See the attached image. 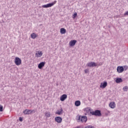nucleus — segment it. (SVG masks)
<instances>
[{
	"instance_id": "nucleus-1",
	"label": "nucleus",
	"mask_w": 128,
	"mask_h": 128,
	"mask_svg": "<svg viewBox=\"0 0 128 128\" xmlns=\"http://www.w3.org/2000/svg\"><path fill=\"white\" fill-rule=\"evenodd\" d=\"M77 122H88V117L86 116H82L80 115H78L77 116Z\"/></svg>"
},
{
	"instance_id": "nucleus-2",
	"label": "nucleus",
	"mask_w": 128,
	"mask_h": 128,
	"mask_svg": "<svg viewBox=\"0 0 128 128\" xmlns=\"http://www.w3.org/2000/svg\"><path fill=\"white\" fill-rule=\"evenodd\" d=\"M128 70V66H118L116 68L117 72L118 74H120L124 72V70Z\"/></svg>"
},
{
	"instance_id": "nucleus-3",
	"label": "nucleus",
	"mask_w": 128,
	"mask_h": 128,
	"mask_svg": "<svg viewBox=\"0 0 128 128\" xmlns=\"http://www.w3.org/2000/svg\"><path fill=\"white\" fill-rule=\"evenodd\" d=\"M90 114H92V116H102V111L96 110L90 112Z\"/></svg>"
},
{
	"instance_id": "nucleus-4",
	"label": "nucleus",
	"mask_w": 128,
	"mask_h": 128,
	"mask_svg": "<svg viewBox=\"0 0 128 128\" xmlns=\"http://www.w3.org/2000/svg\"><path fill=\"white\" fill-rule=\"evenodd\" d=\"M56 4V0H54V2L48 4H44L42 6V8H52V6Z\"/></svg>"
},
{
	"instance_id": "nucleus-5",
	"label": "nucleus",
	"mask_w": 128,
	"mask_h": 128,
	"mask_svg": "<svg viewBox=\"0 0 128 128\" xmlns=\"http://www.w3.org/2000/svg\"><path fill=\"white\" fill-rule=\"evenodd\" d=\"M32 112H34V113L36 112V110L26 109L24 111V114H32Z\"/></svg>"
},
{
	"instance_id": "nucleus-6",
	"label": "nucleus",
	"mask_w": 128,
	"mask_h": 128,
	"mask_svg": "<svg viewBox=\"0 0 128 128\" xmlns=\"http://www.w3.org/2000/svg\"><path fill=\"white\" fill-rule=\"evenodd\" d=\"M14 64L16 66H20L22 64V60L18 57H16L14 59Z\"/></svg>"
},
{
	"instance_id": "nucleus-7",
	"label": "nucleus",
	"mask_w": 128,
	"mask_h": 128,
	"mask_svg": "<svg viewBox=\"0 0 128 128\" xmlns=\"http://www.w3.org/2000/svg\"><path fill=\"white\" fill-rule=\"evenodd\" d=\"M98 64H96V62H88L86 64V66H88V68H94V66H96Z\"/></svg>"
},
{
	"instance_id": "nucleus-8",
	"label": "nucleus",
	"mask_w": 128,
	"mask_h": 128,
	"mask_svg": "<svg viewBox=\"0 0 128 128\" xmlns=\"http://www.w3.org/2000/svg\"><path fill=\"white\" fill-rule=\"evenodd\" d=\"M108 86V82L106 81H104V82H102L100 85V88H106Z\"/></svg>"
},
{
	"instance_id": "nucleus-9",
	"label": "nucleus",
	"mask_w": 128,
	"mask_h": 128,
	"mask_svg": "<svg viewBox=\"0 0 128 128\" xmlns=\"http://www.w3.org/2000/svg\"><path fill=\"white\" fill-rule=\"evenodd\" d=\"M55 122L58 124H60L62 122V118L60 116H56L55 118Z\"/></svg>"
},
{
	"instance_id": "nucleus-10",
	"label": "nucleus",
	"mask_w": 128,
	"mask_h": 128,
	"mask_svg": "<svg viewBox=\"0 0 128 128\" xmlns=\"http://www.w3.org/2000/svg\"><path fill=\"white\" fill-rule=\"evenodd\" d=\"M66 98H68V95L66 94H64L60 97V100L61 102H64Z\"/></svg>"
},
{
	"instance_id": "nucleus-11",
	"label": "nucleus",
	"mask_w": 128,
	"mask_h": 128,
	"mask_svg": "<svg viewBox=\"0 0 128 128\" xmlns=\"http://www.w3.org/2000/svg\"><path fill=\"white\" fill-rule=\"evenodd\" d=\"M45 64H46V62H40L38 64V68H39V70H42V68H44V66Z\"/></svg>"
},
{
	"instance_id": "nucleus-12",
	"label": "nucleus",
	"mask_w": 128,
	"mask_h": 128,
	"mask_svg": "<svg viewBox=\"0 0 128 128\" xmlns=\"http://www.w3.org/2000/svg\"><path fill=\"white\" fill-rule=\"evenodd\" d=\"M76 40H72L69 42V44L70 46H76Z\"/></svg>"
},
{
	"instance_id": "nucleus-13",
	"label": "nucleus",
	"mask_w": 128,
	"mask_h": 128,
	"mask_svg": "<svg viewBox=\"0 0 128 128\" xmlns=\"http://www.w3.org/2000/svg\"><path fill=\"white\" fill-rule=\"evenodd\" d=\"M64 110H62V108H60V110H57L56 112V114H58V116H60L62 114V112Z\"/></svg>"
},
{
	"instance_id": "nucleus-14",
	"label": "nucleus",
	"mask_w": 128,
	"mask_h": 128,
	"mask_svg": "<svg viewBox=\"0 0 128 128\" xmlns=\"http://www.w3.org/2000/svg\"><path fill=\"white\" fill-rule=\"evenodd\" d=\"M35 56L36 58H40V56H42V52L38 51V52L36 53Z\"/></svg>"
},
{
	"instance_id": "nucleus-15",
	"label": "nucleus",
	"mask_w": 128,
	"mask_h": 128,
	"mask_svg": "<svg viewBox=\"0 0 128 128\" xmlns=\"http://www.w3.org/2000/svg\"><path fill=\"white\" fill-rule=\"evenodd\" d=\"M110 108H116V103L114 102H110L109 104Z\"/></svg>"
},
{
	"instance_id": "nucleus-16",
	"label": "nucleus",
	"mask_w": 128,
	"mask_h": 128,
	"mask_svg": "<svg viewBox=\"0 0 128 128\" xmlns=\"http://www.w3.org/2000/svg\"><path fill=\"white\" fill-rule=\"evenodd\" d=\"M122 82L123 80L122 78H116V84H120V82Z\"/></svg>"
},
{
	"instance_id": "nucleus-17",
	"label": "nucleus",
	"mask_w": 128,
	"mask_h": 128,
	"mask_svg": "<svg viewBox=\"0 0 128 128\" xmlns=\"http://www.w3.org/2000/svg\"><path fill=\"white\" fill-rule=\"evenodd\" d=\"M60 32L61 34H64L66 32V30L64 28H61L60 29Z\"/></svg>"
},
{
	"instance_id": "nucleus-18",
	"label": "nucleus",
	"mask_w": 128,
	"mask_h": 128,
	"mask_svg": "<svg viewBox=\"0 0 128 128\" xmlns=\"http://www.w3.org/2000/svg\"><path fill=\"white\" fill-rule=\"evenodd\" d=\"M74 105L76 106H80V100H76L74 102Z\"/></svg>"
},
{
	"instance_id": "nucleus-19",
	"label": "nucleus",
	"mask_w": 128,
	"mask_h": 128,
	"mask_svg": "<svg viewBox=\"0 0 128 128\" xmlns=\"http://www.w3.org/2000/svg\"><path fill=\"white\" fill-rule=\"evenodd\" d=\"M85 110L88 114H90V112H93V110H92L90 108H86Z\"/></svg>"
},
{
	"instance_id": "nucleus-20",
	"label": "nucleus",
	"mask_w": 128,
	"mask_h": 128,
	"mask_svg": "<svg viewBox=\"0 0 128 128\" xmlns=\"http://www.w3.org/2000/svg\"><path fill=\"white\" fill-rule=\"evenodd\" d=\"M32 38L34 40L36 38V33H32L30 35Z\"/></svg>"
},
{
	"instance_id": "nucleus-21",
	"label": "nucleus",
	"mask_w": 128,
	"mask_h": 128,
	"mask_svg": "<svg viewBox=\"0 0 128 128\" xmlns=\"http://www.w3.org/2000/svg\"><path fill=\"white\" fill-rule=\"evenodd\" d=\"M45 116H46V118H50V112H46Z\"/></svg>"
},
{
	"instance_id": "nucleus-22",
	"label": "nucleus",
	"mask_w": 128,
	"mask_h": 128,
	"mask_svg": "<svg viewBox=\"0 0 128 128\" xmlns=\"http://www.w3.org/2000/svg\"><path fill=\"white\" fill-rule=\"evenodd\" d=\"M78 16V13L75 12L72 14V18L74 19Z\"/></svg>"
},
{
	"instance_id": "nucleus-23",
	"label": "nucleus",
	"mask_w": 128,
	"mask_h": 128,
	"mask_svg": "<svg viewBox=\"0 0 128 128\" xmlns=\"http://www.w3.org/2000/svg\"><path fill=\"white\" fill-rule=\"evenodd\" d=\"M128 86H125L123 88V90L124 92H128Z\"/></svg>"
},
{
	"instance_id": "nucleus-24",
	"label": "nucleus",
	"mask_w": 128,
	"mask_h": 128,
	"mask_svg": "<svg viewBox=\"0 0 128 128\" xmlns=\"http://www.w3.org/2000/svg\"><path fill=\"white\" fill-rule=\"evenodd\" d=\"M84 128H96L94 126H85Z\"/></svg>"
},
{
	"instance_id": "nucleus-25",
	"label": "nucleus",
	"mask_w": 128,
	"mask_h": 128,
	"mask_svg": "<svg viewBox=\"0 0 128 128\" xmlns=\"http://www.w3.org/2000/svg\"><path fill=\"white\" fill-rule=\"evenodd\" d=\"M4 111V106H2L0 104V112H3Z\"/></svg>"
},
{
	"instance_id": "nucleus-26",
	"label": "nucleus",
	"mask_w": 128,
	"mask_h": 128,
	"mask_svg": "<svg viewBox=\"0 0 128 128\" xmlns=\"http://www.w3.org/2000/svg\"><path fill=\"white\" fill-rule=\"evenodd\" d=\"M90 72V71H88V69H86L84 70L85 74H88V72Z\"/></svg>"
},
{
	"instance_id": "nucleus-27",
	"label": "nucleus",
	"mask_w": 128,
	"mask_h": 128,
	"mask_svg": "<svg viewBox=\"0 0 128 128\" xmlns=\"http://www.w3.org/2000/svg\"><path fill=\"white\" fill-rule=\"evenodd\" d=\"M19 120H20V122H22V120H23L22 118L20 117Z\"/></svg>"
},
{
	"instance_id": "nucleus-28",
	"label": "nucleus",
	"mask_w": 128,
	"mask_h": 128,
	"mask_svg": "<svg viewBox=\"0 0 128 128\" xmlns=\"http://www.w3.org/2000/svg\"><path fill=\"white\" fill-rule=\"evenodd\" d=\"M76 128H84V126H77L76 127Z\"/></svg>"
},
{
	"instance_id": "nucleus-29",
	"label": "nucleus",
	"mask_w": 128,
	"mask_h": 128,
	"mask_svg": "<svg viewBox=\"0 0 128 128\" xmlns=\"http://www.w3.org/2000/svg\"><path fill=\"white\" fill-rule=\"evenodd\" d=\"M102 64H104L103 62H100V66H102Z\"/></svg>"
}]
</instances>
